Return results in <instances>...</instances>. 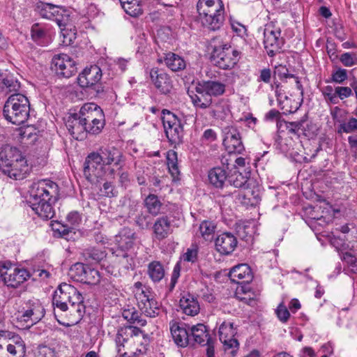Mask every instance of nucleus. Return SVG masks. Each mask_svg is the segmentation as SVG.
<instances>
[{
  "mask_svg": "<svg viewBox=\"0 0 357 357\" xmlns=\"http://www.w3.org/2000/svg\"><path fill=\"white\" fill-rule=\"evenodd\" d=\"M335 89L337 98H340V99L343 100L352 95V90L348 86H337L335 87Z\"/></svg>",
  "mask_w": 357,
  "mask_h": 357,
  "instance_id": "nucleus-60",
  "label": "nucleus"
},
{
  "mask_svg": "<svg viewBox=\"0 0 357 357\" xmlns=\"http://www.w3.org/2000/svg\"><path fill=\"white\" fill-rule=\"evenodd\" d=\"M52 63L56 73L60 77L68 78L77 72L75 61L66 54L55 55Z\"/></svg>",
  "mask_w": 357,
  "mask_h": 357,
  "instance_id": "nucleus-17",
  "label": "nucleus"
},
{
  "mask_svg": "<svg viewBox=\"0 0 357 357\" xmlns=\"http://www.w3.org/2000/svg\"><path fill=\"white\" fill-rule=\"evenodd\" d=\"M215 230V225L213 222L208 220L203 221L199 225L201 236L205 239H210Z\"/></svg>",
  "mask_w": 357,
  "mask_h": 357,
  "instance_id": "nucleus-47",
  "label": "nucleus"
},
{
  "mask_svg": "<svg viewBox=\"0 0 357 357\" xmlns=\"http://www.w3.org/2000/svg\"><path fill=\"white\" fill-rule=\"evenodd\" d=\"M208 177L211 185L217 188H222L228 178V175L224 168L214 167L208 172Z\"/></svg>",
  "mask_w": 357,
  "mask_h": 357,
  "instance_id": "nucleus-36",
  "label": "nucleus"
},
{
  "mask_svg": "<svg viewBox=\"0 0 357 357\" xmlns=\"http://www.w3.org/2000/svg\"><path fill=\"white\" fill-rule=\"evenodd\" d=\"M347 71L346 69L338 68L337 70L333 72L331 75V80L333 82L342 84L346 79H347Z\"/></svg>",
  "mask_w": 357,
  "mask_h": 357,
  "instance_id": "nucleus-52",
  "label": "nucleus"
},
{
  "mask_svg": "<svg viewBox=\"0 0 357 357\" xmlns=\"http://www.w3.org/2000/svg\"><path fill=\"white\" fill-rule=\"evenodd\" d=\"M197 8L204 26L215 31L223 25L225 6L222 0H199Z\"/></svg>",
  "mask_w": 357,
  "mask_h": 357,
  "instance_id": "nucleus-5",
  "label": "nucleus"
},
{
  "mask_svg": "<svg viewBox=\"0 0 357 357\" xmlns=\"http://www.w3.org/2000/svg\"><path fill=\"white\" fill-rule=\"evenodd\" d=\"M271 78V71L269 68H264L261 70L259 81L269 83Z\"/></svg>",
  "mask_w": 357,
  "mask_h": 357,
  "instance_id": "nucleus-63",
  "label": "nucleus"
},
{
  "mask_svg": "<svg viewBox=\"0 0 357 357\" xmlns=\"http://www.w3.org/2000/svg\"><path fill=\"white\" fill-rule=\"evenodd\" d=\"M125 12L132 17H137L142 14L143 10L140 0H119Z\"/></svg>",
  "mask_w": 357,
  "mask_h": 357,
  "instance_id": "nucleus-39",
  "label": "nucleus"
},
{
  "mask_svg": "<svg viewBox=\"0 0 357 357\" xmlns=\"http://www.w3.org/2000/svg\"><path fill=\"white\" fill-rule=\"evenodd\" d=\"M179 303L183 312L187 315L195 316L199 312L200 307L197 298L190 294L183 295Z\"/></svg>",
  "mask_w": 357,
  "mask_h": 357,
  "instance_id": "nucleus-32",
  "label": "nucleus"
},
{
  "mask_svg": "<svg viewBox=\"0 0 357 357\" xmlns=\"http://www.w3.org/2000/svg\"><path fill=\"white\" fill-rule=\"evenodd\" d=\"M200 296L204 301L208 303L213 302L215 299L212 290L209 289L208 287H205L201 290Z\"/></svg>",
  "mask_w": 357,
  "mask_h": 357,
  "instance_id": "nucleus-61",
  "label": "nucleus"
},
{
  "mask_svg": "<svg viewBox=\"0 0 357 357\" xmlns=\"http://www.w3.org/2000/svg\"><path fill=\"white\" fill-rule=\"evenodd\" d=\"M86 255H88V256L93 260L96 261H100L105 257V255L102 251L95 248L88 249L86 250Z\"/></svg>",
  "mask_w": 357,
  "mask_h": 357,
  "instance_id": "nucleus-59",
  "label": "nucleus"
},
{
  "mask_svg": "<svg viewBox=\"0 0 357 357\" xmlns=\"http://www.w3.org/2000/svg\"><path fill=\"white\" fill-rule=\"evenodd\" d=\"M210 114L216 119H224L229 112L227 105L223 101H218L209 107Z\"/></svg>",
  "mask_w": 357,
  "mask_h": 357,
  "instance_id": "nucleus-43",
  "label": "nucleus"
},
{
  "mask_svg": "<svg viewBox=\"0 0 357 357\" xmlns=\"http://www.w3.org/2000/svg\"><path fill=\"white\" fill-rule=\"evenodd\" d=\"M340 61L344 66L351 67L357 65V58L354 57L351 54L347 52L341 55Z\"/></svg>",
  "mask_w": 357,
  "mask_h": 357,
  "instance_id": "nucleus-57",
  "label": "nucleus"
},
{
  "mask_svg": "<svg viewBox=\"0 0 357 357\" xmlns=\"http://www.w3.org/2000/svg\"><path fill=\"white\" fill-rule=\"evenodd\" d=\"M80 117L83 119L88 128V133L98 134L103 128L105 119L101 108L93 102L84 104L79 110Z\"/></svg>",
  "mask_w": 357,
  "mask_h": 357,
  "instance_id": "nucleus-9",
  "label": "nucleus"
},
{
  "mask_svg": "<svg viewBox=\"0 0 357 357\" xmlns=\"http://www.w3.org/2000/svg\"><path fill=\"white\" fill-rule=\"evenodd\" d=\"M135 233L132 229L128 227L123 228L119 234L115 236V241L120 249L119 253L116 254L117 257H121L122 259L128 257L126 250L131 248L134 243Z\"/></svg>",
  "mask_w": 357,
  "mask_h": 357,
  "instance_id": "nucleus-21",
  "label": "nucleus"
},
{
  "mask_svg": "<svg viewBox=\"0 0 357 357\" xmlns=\"http://www.w3.org/2000/svg\"><path fill=\"white\" fill-rule=\"evenodd\" d=\"M351 133L357 132V119L351 118L346 123L340 124L338 132Z\"/></svg>",
  "mask_w": 357,
  "mask_h": 357,
  "instance_id": "nucleus-50",
  "label": "nucleus"
},
{
  "mask_svg": "<svg viewBox=\"0 0 357 357\" xmlns=\"http://www.w3.org/2000/svg\"><path fill=\"white\" fill-rule=\"evenodd\" d=\"M100 278L99 272L87 266L82 282L93 284L99 282Z\"/></svg>",
  "mask_w": 357,
  "mask_h": 357,
  "instance_id": "nucleus-49",
  "label": "nucleus"
},
{
  "mask_svg": "<svg viewBox=\"0 0 357 357\" xmlns=\"http://www.w3.org/2000/svg\"><path fill=\"white\" fill-rule=\"evenodd\" d=\"M102 77V71L96 66L85 68L77 77V83L82 88H89L95 86Z\"/></svg>",
  "mask_w": 357,
  "mask_h": 357,
  "instance_id": "nucleus-20",
  "label": "nucleus"
},
{
  "mask_svg": "<svg viewBox=\"0 0 357 357\" xmlns=\"http://www.w3.org/2000/svg\"><path fill=\"white\" fill-rule=\"evenodd\" d=\"M228 181L231 185L236 188H243L245 190H247V192L242 195L243 197V203L248 204L251 202V198L250 197V195L253 197L254 200L258 199L259 195L257 190L250 189L251 185L253 183V181L248 178L247 176H244L242 173L235 171L230 176H228Z\"/></svg>",
  "mask_w": 357,
  "mask_h": 357,
  "instance_id": "nucleus-18",
  "label": "nucleus"
},
{
  "mask_svg": "<svg viewBox=\"0 0 357 357\" xmlns=\"http://www.w3.org/2000/svg\"><path fill=\"white\" fill-rule=\"evenodd\" d=\"M236 333L232 322L223 321L220 324L218 331L219 339L223 344L225 351L231 349L230 353L232 356L235 355L239 347L238 340L234 337Z\"/></svg>",
  "mask_w": 357,
  "mask_h": 357,
  "instance_id": "nucleus-16",
  "label": "nucleus"
},
{
  "mask_svg": "<svg viewBox=\"0 0 357 357\" xmlns=\"http://www.w3.org/2000/svg\"><path fill=\"white\" fill-rule=\"evenodd\" d=\"M190 337H192L195 342L202 345H205V343H208L211 340L206 326L202 324H198L191 327L190 338Z\"/></svg>",
  "mask_w": 357,
  "mask_h": 357,
  "instance_id": "nucleus-34",
  "label": "nucleus"
},
{
  "mask_svg": "<svg viewBox=\"0 0 357 357\" xmlns=\"http://www.w3.org/2000/svg\"><path fill=\"white\" fill-rule=\"evenodd\" d=\"M144 204L148 211L153 215H157L162 206V203L158 197L153 194L149 195L144 200Z\"/></svg>",
  "mask_w": 357,
  "mask_h": 357,
  "instance_id": "nucleus-44",
  "label": "nucleus"
},
{
  "mask_svg": "<svg viewBox=\"0 0 357 357\" xmlns=\"http://www.w3.org/2000/svg\"><path fill=\"white\" fill-rule=\"evenodd\" d=\"M147 273L153 282H158L164 278L165 269L160 262L153 261L149 264Z\"/></svg>",
  "mask_w": 357,
  "mask_h": 357,
  "instance_id": "nucleus-41",
  "label": "nucleus"
},
{
  "mask_svg": "<svg viewBox=\"0 0 357 357\" xmlns=\"http://www.w3.org/2000/svg\"><path fill=\"white\" fill-rule=\"evenodd\" d=\"M36 10L43 18L55 21L62 32L66 30L70 22V14L63 7L40 2L36 6Z\"/></svg>",
  "mask_w": 357,
  "mask_h": 357,
  "instance_id": "nucleus-10",
  "label": "nucleus"
},
{
  "mask_svg": "<svg viewBox=\"0 0 357 357\" xmlns=\"http://www.w3.org/2000/svg\"><path fill=\"white\" fill-rule=\"evenodd\" d=\"M236 236L230 232H224L217 236L215 241L216 250L221 255L231 254L237 246Z\"/></svg>",
  "mask_w": 357,
  "mask_h": 357,
  "instance_id": "nucleus-22",
  "label": "nucleus"
},
{
  "mask_svg": "<svg viewBox=\"0 0 357 357\" xmlns=\"http://www.w3.org/2000/svg\"><path fill=\"white\" fill-rule=\"evenodd\" d=\"M10 165V167L3 168L1 172L15 180L24 178L30 171L25 157L17 160V162H12Z\"/></svg>",
  "mask_w": 357,
  "mask_h": 357,
  "instance_id": "nucleus-24",
  "label": "nucleus"
},
{
  "mask_svg": "<svg viewBox=\"0 0 357 357\" xmlns=\"http://www.w3.org/2000/svg\"><path fill=\"white\" fill-rule=\"evenodd\" d=\"M24 157L16 147L6 145L0 152V170L11 166V163Z\"/></svg>",
  "mask_w": 357,
  "mask_h": 357,
  "instance_id": "nucleus-29",
  "label": "nucleus"
},
{
  "mask_svg": "<svg viewBox=\"0 0 357 357\" xmlns=\"http://www.w3.org/2000/svg\"><path fill=\"white\" fill-rule=\"evenodd\" d=\"M275 93L278 97V100H279L280 103L283 104L282 109H285L286 112L289 113L295 112L301 106V102H294V105H289V102L290 100L287 98V96H283L280 93V87L278 85L276 86Z\"/></svg>",
  "mask_w": 357,
  "mask_h": 357,
  "instance_id": "nucleus-45",
  "label": "nucleus"
},
{
  "mask_svg": "<svg viewBox=\"0 0 357 357\" xmlns=\"http://www.w3.org/2000/svg\"><path fill=\"white\" fill-rule=\"evenodd\" d=\"M84 297L82 294L73 285L62 283L54 291L52 305L54 307L62 312H66L69 308L68 303L70 304V312L78 313L79 317H82L84 306L83 305Z\"/></svg>",
  "mask_w": 357,
  "mask_h": 357,
  "instance_id": "nucleus-3",
  "label": "nucleus"
},
{
  "mask_svg": "<svg viewBox=\"0 0 357 357\" xmlns=\"http://www.w3.org/2000/svg\"><path fill=\"white\" fill-rule=\"evenodd\" d=\"M87 266L82 263H76L73 264L69 271L71 278L78 281H82L84 273Z\"/></svg>",
  "mask_w": 357,
  "mask_h": 357,
  "instance_id": "nucleus-48",
  "label": "nucleus"
},
{
  "mask_svg": "<svg viewBox=\"0 0 357 357\" xmlns=\"http://www.w3.org/2000/svg\"><path fill=\"white\" fill-rule=\"evenodd\" d=\"M30 104L28 98L22 93L10 95L4 103L3 115L9 122L21 125L29 116Z\"/></svg>",
  "mask_w": 357,
  "mask_h": 357,
  "instance_id": "nucleus-6",
  "label": "nucleus"
},
{
  "mask_svg": "<svg viewBox=\"0 0 357 357\" xmlns=\"http://www.w3.org/2000/svg\"><path fill=\"white\" fill-rule=\"evenodd\" d=\"M122 315L125 319L131 323L137 324L140 326H144L146 324V321L142 318V314L133 307L125 309Z\"/></svg>",
  "mask_w": 357,
  "mask_h": 357,
  "instance_id": "nucleus-42",
  "label": "nucleus"
},
{
  "mask_svg": "<svg viewBox=\"0 0 357 357\" xmlns=\"http://www.w3.org/2000/svg\"><path fill=\"white\" fill-rule=\"evenodd\" d=\"M138 307L143 314L149 317H155L160 312V305L151 295L147 294L144 298L137 301Z\"/></svg>",
  "mask_w": 357,
  "mask_h": 357,
  "instance_id": "nucleus-28",
  "label": "nucleus"
},
{
  "mask_svg": "<svg viewBox=\"0 0 357 357\" xmlns=\"http://www.w3.org/2000/svg\"><path fill=\"white\" fill-rule=\"evenodd\" d=\"M199 88H201V84L199 83L195 88L197 94L191 96V101L196 108H209L213 103L212 98L206 92L201 91Z\"/></svg>",
  "mask_w": 357,
  "mask_h": 357,
  "instance_id": "nucleus-35",
  "label": "nucleus"
},
{
  "mask_svg": "<svg viewBox=\"0 0 357 357\" xmlns=\"http://www.w3.org/2000/svg\"><path fill=\"white\" fill-rule=\"evenodd\" d=\"M163 61L165 66L173 72L181 71L186 67L183 57L172 52L165 54Z\"/></svg>",
  "mask_w": 357,
  "mask_h": 357,
  "instance_id": "nucleus-33",
  "label": "nucleus"
},
{
  "mask_svg": "<svg viewBox=\"0 0 357 357\" xmlns=\"http://www.w3.org/2000/svg\"><path fill=\"white\" fill-rule=\"evenodd\" d=\"M3 342L8 357H24L26 355V344L22 338L18 335L2 331Z\"/></svg>",
  "mask_w": 357,
  "mask_h": 357,
  "instance_id": "nucleus-15",
  "label": "nucleus"
},
{
  "mask_svg": "<svg viewBox=\"0 0 357 357\" xmlns=\"http://www.w3.org/2000/svg\"><path fill=\"white\" fill-rule=\"evenodd\" d=\"M198 249L197 246L192 245L188 248L186 252L183 255L182 259L185 261L194 263L197 259Z\"/></svg>",
  "mask_w": 357,
  "mask_h": 357,
  "instance_id": "nucleus-55",
  "label": "nucleus"
},
{
  "mask_svg": "<svg viewBox=\"0 0 357 357\" xmlns=\"http://www.w3.org/2000/svg\"><path fill=\"white\" fill-rule=\"evenodd\" d=\"M29 202L33 211L41 218L49 220L54 217L52 204L59 197L58 185L50 180H40L32 184Z\"/></svg>",
  "mask_w": 357,
  "mask_h": 357,
  "instance_id": "nucleus-2",
  "label": "nucleus"
},
{
  "mask_svg": "<svg viewBox=\"0 0 357 357\" xmlns=\"http://www.w3.org/2000/svg\"><path fill=\"white\" fill-rule=\"evenodd\" d=\"M342 259L351 267L352 273L357 271V259L349 252H346L343 255Z\"/></svg>",
  "mask_w": 357,
  "mask_h": 357,
  "instance_id": "nucleus-58",
  "label": "nucleus"
},
{
  "mask_svg": "<svg viewBox=\"0 0 357 357\" xmlns=\"http://www.w3.org/2000/svg\"><path fill=\"white\" fill-rule=\"evenodd\" d=\"M280 35V29L276 27L273 24L269 23L265 26L264 30V45L268 56H273L280 52L284 44V40Z\"/></svg>",
  "mask_w": 357,
  "mask_h": 357,
  "instance_id": "nucleus-12",
  "label": "nucleus"
},
{
  "mask_svg": "<svg viewBox=\"0 0 357 357\" xmlns=\"http://www.w3.org/2000/svg\"><path fill=\"white\" fill-rule=\"evenodd\" d=\"M199 84H201V91L206 92L211 96H221L225 91V84L219 81H202Z\"/></svg>",
  "mask_w": 357,
  "mask_h": 357,
  "instance_id": "nucleus-37",
  "label": "nucleus"
},
{
  "mask_svg": "<svg viewBox=\"0 0 357 357\" xmlns=\"http://www.w3.org/2000/svg\"><path fill=\"white\" fill-rule=\"evenodd\" d=\"M82 222V218L79 213L77 211H71L66 217V225H57L58 227L54 228L55 231H57L59 235L63 238H67L73 230L78 227ZM73 233H75L73 231Z\"/></svg>",
  "mask_w": 357,
  "mask_h": 357,
  "instance_id": "nucleus-27",
  "label": "nucleus"
},
{
  "mask_svg": "<svg viewBox=\"0 0 357 357\" xmlns=\"http://www.w3.org/2000/svg\"><path fill=\"white\" fill-rule=\"evenodd\" d=\"M151 291L149 289L143 287V284L140 282H137L134 284L133 286V293L135 294V297L136 301L144 298L147 294Z\"/></svg>",
  "mask_w": 357,
  "mask_h": 357,
  "instance_id": "nucleus-53",
  "label": "nucleus"
},
{
  "mask_svg": "<svg viewBox=\"0 0 357 357\" xmlns=\"http://www.w3.org/2000/svg\"><path fill=\"white\" fill-rule=\"evenodd\" d=\"M124 165L125 158L121 150L114 146L101 147L86 157L84 174L90 182H98L105 176L114 177L116 170L121 169Z\"/></svg>",
  "mask_w": 357,
  "mask_h": 357,
  "instance_id": "nucleus-1",
  "label": "nucleus"
},
{
  "mask_svg": "<svg viewBox=\"0 0 357 357\" xmlns=\"http://www.w3.org/2000/svg\"><path fill=\"white\" fill-rule=\"evenodd\" d=\"M81 114H73L70 115L66 122V126L70 134L76 139L82 140L86 137L88 132L87 126L83 119L80 117Z\"/></svg>",
  "mask_w": 357,
  "mask_h": 357,
  "instance_id": "nucleus-19",
  "label": "nucleus"
},
{
  "mask_svg": "<svg viewBox=\"0 0 357 357\" xmlns=\"http://www.w3.org/2000/svg\"><path fill=\"white\" fill-rule=\"evenodd\" d=\"M0 275L4 284L12 288H17L31 276L24 268H17L10 262H0Z\"/></svg>",
  "mask_w": 357,
  "mask_h": 357,
  "instance_id": "nucleus-11",
  "label": "nucleus"
},
{
  "mask_svg": "<svg viewBox=\"0 0 357 357\" xmlns=\"http://www.w3.org/2000/svg\"><path fill=\"white\" fill-rule=\"evenodd\" d=\"M275 76L278 77L280 79H290L294 81L296 89L301 91V95L303 96V86L299 80V78L293 74L289 73L288 69L284 66H277L274 70Z\"/></svg>",
  "mask_w": 357,
  "mask_h": 357,
  "instance_id": "nucleus-38",
  "label": "nucleus"
},
{
  "mask_svg": "<svg viewBox=\"0 0 357 357\" xmlns=\"http://www.w3.org/2000/svg\"><path fill=\"white\" fill-rule=\"evenodd\" d=\"M170 331L172 338L176 345L185 347L190 340V334L185 328V324L176 321L170 322Z\"/></svg>",
  "mask_w": 357,
  "mask_h": 357,
  "instance_id": "nucleus-26",
  "label": "nucleus"
},
{
  "mask_svg": "<svg viewBox=\"0 0 357 357\" xmlns=\"http://www.w3.org/2000/svg\"><path fill=\"white\" fill-rule=\"evenodd\" d=\"M322 93L325 100L332 104H337L338 100L337 98L336 89H333L331 86H326L322 91Z\"/></svg>",
  "mask_w": 357,
  "mask_h": 357,
  "instance_id": "nucleus-51",
  "label": "nucleus"
},
{
  "mask_svg": "<svg viewBox=\"0 0 357 357\" xmlns=\"http://www.w3.org/2000/svg\"><path fill=\"white\" fill-rule=\"evenodd\" d=\"M304 121L287 122L286 128L288 132L298 135L300 130L303 129Z\"/></svg>",
  "mask_w": 357,
  "mask_h": 357,
  "instance_id": "nucleus-56",
  "label": "nucleus"
},
{
  "mask_svg": "<svg viewBox=\"0 0 357 357\" xmlns=\"http://www.w3.org/2000/svg\"><path fill=\"white\" fill-rule=\"evenodd\" d=\"M31 32L32 39L39 45H43L47 36L46 30L38 24H34L31 26Z\"/></svg>",
  "mask_w": 357,
  "mask_h": 357,
  "instance_id": "nucleus-46",
  "label": "nucleus"
},
{
  "mask_svg": "<svg viewBox=\"0 0 357 357\" xmlns=\"http://www.w3.org/2000/svg\"><path fill=\"white\" fill-rule=\"evenodd\" d=\"M45 314V309L39 299L32 298L24 301L17 311V319L24 328H31L38 323Z\"/></svg>",
  "mask_w": 357,
  "mask_h": 357,
  "instance_id": "nucleus-8",
  "label": "nucleus"
},
{
  "mask_svg": "<svg viewBox=\"0 0 357 357\" xmlns=\"http://www.w3.org/2000/svg\"><path fill=\"white\" fill-rule=\"evenodd\" d=\"M130 340H132L134 344L139 345L136 348V351L133 352L134 354L139 353L142 354L146 353L149 344V338L147 334L136 326H126L118 330L115 337L119 357H130L128 352L123 351L122 349L126 347V344Z\"/></svg>",
  "mask_w": 357,
  "mask_h": 357,
  "instance_id": "nucleus-4",
  "label": "nucleus"
},
{
  "mask_svg": "<svg viewBox=\"0 0 357 357\" xmlns=\"http://www.w3.org/2000/svg\"><path fill=\"white\" fill-rule=\"evenodd\" d=\"M241 121H245L248 126L253 129L257 123V118L254 117L252 114H248L245 115L243 118H241Z\"/></svg>",
  "mask_w": 357,
  "mask_h": 357,
  "instance_id": "nucleus-64",
  "label": "nucleus"
},
{
  "mask_svg": "<svg viewBox=\"0 0 357 357\" xmlns=\"http://www.w3.org/2000/svg\"><path fill=\"white\" fill-rule=\"evenodd\" d=\"M162 121L168 140L172 144L181 142L183 129L177 116L169 111L164 110Z\"/></svg>",
  "mask_w": 357,
  "mask_h": 357,
  "instance_id": "nucleus-13",
  "label": "nucleus"
},
{
  "mask_svg": "<svg viewBox=\"0 0 357 357\" xmlns=\"http://www.w3.org/2000/svg\"><path fill=\"white\" fill-rule=\"evenodd\" d=\"M150 77L155 86L160 93L167 94L172 91V81L166 73L160 71L158 68H152L150 71Z\"/></svg>",
  "mask_w": 357,
  "mask_h": 357,
  "instance_id": "nucleus-23",
  "label": "nucleus"
},
{
  "mask_svg": "<svg viewBox=\"0 0 357 357\" xmlns=\"http://www.w3.org/2000/svg\"><path fill=\"white\" fill-rule=\"evenodd\" d=\"M20 83L13 74L8 70H0V91L4 95L10 93H17L20 89Z\"/></svg>",
  "mask_w": 357,
  "mask_h": 357,
  "instance_id": "nucleus-25",
  "label": "nucleus"
},
{
  "mask_svg": "<svg viewBox=\"0 0 357 357\" xmlns=\"http://www.w3.org/2000/svg\"><path fill=\"white\" fill-rule=\"evenodd\" d=\"M211 59L220 68L231 69L238 63L240 52L232 47L228 43L214 40Z\"/></svg>",
  "mask_w": 357,
  "mask_h": 357,
  "instance_id": "nucleus-7",
  "label": "nucleus"
},
{
  "mask_svg": "<svg viewBox=\"0 0 357 357\" xmlns=\"http://www.w3.org/2000/svg\"><path fill=\"white\" fill-rule=\"evenodd\" d=\"M153 229L155 238L163 240L172 232L171 220L167 216L160 217L155 221Z\"/></svg>",
  "mask_w": 357,
  "mask_h": 357,
  "instance_id": "nucleus-31",
  "label": "nucleus"
},
{
  "mask_svg": "<svg viewBox=\"0 0 357 357\" xmlns=\"http://www.w3.org/2000/svg\"><path fill=\"white\" fill-rule=\"evenodd\" d=\"M231 280L238 284L249 283L252 280L250 268L245 264L234 266L229 272Z\"/></svg>",
  "mask_w": 357,
  "mask_h": 357,
  "instance_id": "nucleus-30",
  "label": "nucleus"
},
{
  "mask_svg": "<svg viewBox=\"0 0 357 357\" xmlns=\"http://www.w3.org/2000/svg\"><path fill=\"white\" fill-rule=\"evenodd\" d=\"M167 165L173 181L178 179L180 171L178 166L177 153L170 150L167 153Z\"/></svg>",
  "mask_w": 357,
  "mask_h": 357,
  "instance_id": "nucleus-40",
  "label": "nucleus"
},
{
  "mask_svg": "<svg viewBox=\"0 0 357 357\" xmlns=\"http://www.w3.org/2000/svg\"><path fill=\"white\" fill-rule=\"evenodd\" d=\"M223 145L229 153H241L244 151L240 132L236 126L230 125L222 128Z\"/></svg>",
  "mask_w": 357,
  "mask_h": 357,
  "instance_id": "nucleus-14",
  "label": "nucleus"
},
{
  "mask_svg": "<svg viewBox=\"0 0 357 357\" xmlns=\"http://www.w3.org/2000/svg\"><path fill=\"white\" fill-rule=\"evenodd\" d=\"M102 195L107 197H112L114 195V187L110 182H105L102 188L100 189Z\"/></svg>",
  "mask_w": 357,
  "mask_h": 357,
  "instance_id": "nucleus-62",
  "label": "nucleus"
},
{
  "mask_svg": "<svg viewBox=\"0 0 357 357\" xmlns=\"http://www.w3.org/2000/svg\"><path fill=\"white\" fill-rule=\"evenodd\" d=\"M275 313L279 320L282 323H286L290 317L289 310L283 303L279 304L277 309L275 310Z\"/></svg>",
  "mask_w": 357,
  "mask_h": 357,
  "instance_id": "nucleus-54",
  "label": "nucleus"
}]
</instances>
